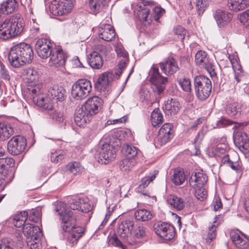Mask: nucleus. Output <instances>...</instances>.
<instances>
[{
    "label": "nucleus",
    "instance_id": "f257e3e1",
    "mask_svg": "<svg viewBox=\"0 0 249 249\" xmlns=\"http://www.w3.org/2000/svg\"><path fill=\"white\" fill-rule=\"evenodd\" d=\"M55 211L61 221V227L65 232H71L67 241L71 245L77 244L79 239L84 233V230L81 227H75L76 216L73 212L67 208V205L63 202H59L56 206Z\"/></svg>",
    "mask_w": 249,
    "mask_h": 249
},
{
    "label": "nucleus",
    "instance_id": "f03ea898",
    "mask_svg": "<svg viewBox=\"0 0 249 249\" xmlns=\"http://www.w3.org/2000/svg\"><path fill=\"white\" fill-rule=\"evenodd\" d=\"M103 100L97 96L89 99L84 105L77 109L74 121L80 127H84L90 121L91 116L96 114L101 108Z\"/></svg>",
    "mask_w": 249,
    "mask_h": 249
},
{
    "label": "nucleus",
    "instance_id": "7ed1b4c3",
    "mask_svg": "<svg viewBox=\"0 0 249 249\" xmlns=\"http://www.w3.org/2000/svg\"><path fill=\"white\" fill-rule=\"evenodd\" d=\"M34 58V52L31 46L24 42L13 46L8 54L10 64L15 68H19L30 63Z\"/></svg>",
    "mask_w": 249,
    "mask_h": 249
},
{
    "label": "nucleus",
    "instance_id": "20e7f679",
    "mask_svg": "<svg viewBox=\"0 0 249 249\" xmlns=\"http://www.w3.org/2000/svg\"><path fill=\"white\" fill-rule=\"evenodd\" d=\"M24 25L23 19L19 15L5 18L0 22V38L7 40L20 35Z\"/></svg>",
    "mask_w": 249,
    "mask_h": 249
},
{
    "label": "nucleus",
    "instance_id": "39448f33",
    "mask_svg": "<svg viewBox=\"0 0 249 249\" xmlns=\"http://www.w3.org/2000/svg\"><path fill=\"white\" fill-rule=\"evenodd\" d=\"M42 87V83H38L34 86H31L28 88L29 93L33 102L37 106L44 109L52 110L53 108L52 99L50 96H46L43 94Z\"/></svg>",
    "mask_w": 249,
    "mask_h": 249
},
{
    "label": "nucleus",
    "instance_id": "423d86ee",
    "mask_svg": "<svg viewBox=\"0 0 249 249\" xmlns=\"http://www.w3.org/2000/svg\"><path fill=\"white\" fill-rule=\"evenodd\" d=\"M195 89L198 98L201 100L206 99L212 89L211 81L208 77L199 75L194 79Z\"/></svg>",
    "mask_w": 249,
    "mask_h": 249
},
{
    "label": "nucleus",
    "instance_id": "0eeeda50",
    "mask_svg": "<svg viewBox=\"0 0 249 249\" xmlns=\"http://www.w3.org/2000/svg\"><path fill=\"white\" fill-rule=\"evenodd\" d=\"M25 236L31 241H28V245L31 249H39L40 243L39 238L42 235L39 228L33 224L26 223L22 228Z\"/></svg>",
    "mask_w": 249,
    "mask_h": 249
},
{
    "label": "nucleus",
    "instance_id": "6e6552de",
    "mask_svg": "<svg viewBox=\"0 0 249 249\" xmlns=\"http://www.w3.org/2000/svg\"><path fill=\"white\" fill-rule=\"evenodd\" d=\"M92 89L89 80L82 79L75 82L71 88V95L74 99L81 100L88 96Z\"/></svg>",
    "mask_w": 249,
    "mask_h": 249
},
{
    "label": "nucleus",
    "instance_id": "1a4fd4ad",
    "mask_svg": "<svg viewBox=\"0 0 249 249\" xmlns=\"http://www.w3.org/2000/svg\"><path fill=\"white\" fill-rule=\"evenodd\" d=\"M150 73V81L153 85V90L156 94L160 95L165 89L168 78L161 76L159 69L154 66L151 67Z\"/></svg>",
    "mask_w": 249,
    "mask_h": 249
},
{
    "label": "nucleus",
    "instance_id": "9d476101",
    "mask_svg": "<svg viewBox=\"0 0 249 249\" xmlns=\"http://www.w3.org/2000/svg\"><path fill=\"white\" fill-rule=\"evenodd\" d=\"M73 8L71 0H59L53 1L50 5V10L54 16H63L71 13Z\"/></svg>",
    "mask_w": 249,
    "mask_h": 249
},
{
    "label": "nucleus",
    "instance_id": "9b49d317",
    "mask_svg": "<svg viewBox=\"0 0 249 249\" xmlns=\"http://www.w3.org/2000/svg\"><path fill=\"white\" fill-rule=\"evenodd\" d=\"M154 228L156 233L164 240H170L175 236L174 227L166 222H158L154 224Z\"/></svg>",
    "mask_w": 249,
    "mask_h": 249
},
{
    "label": "nucleus",
    "instance_id": "f8f14e48",
    "mask_svg": "<svg viewBox=\"0 0 249 249\" xmlns=\"http://www.w3.org/2000/svg\"><path fill=\"white\" fill-rule=\"evenodd\" d=\"M26 143L25 138L20 136L14 137L7 143L8 151L12 155H18L25 150Z\"/></svg>",
    "mask_w": 249,
    "mask_h": 249
},
{
    "label": "nucleus",
    "instance_id": "ddd939ff",
    "mask_svg": "<svg viewBox=\"0 0 249 249\" xmlns=\"http://www.w3.org/2000/svg\"><path fill=\"white\" fill-rule=\"evenodd\" d=\"M51 42L47 38H39L36 44L35 49L37 55L41 58L46 59L51 54L52 49Z\"/></svg>",
    "mask_w": 249,
    "mask_h": 249
},
{
    "label": "nucleus",
    "instance_id": "4468645a",
    "mask_svg": "<svg viewBox=\"0 0 249 249\" xmlns=\"http://www.w3.org/2000/svg\"><path fill=\"white\" fill-rule=\"evenodd\" d=\"M50 55L49 64L50 66L60 67L64 66L66 62V55L61 48L52 49Z\"/></svg>",
    "mask_w": 249,
    "mask_h": 249
},
{
    "label": "nucleus",
    "instance_id": "2eb2a0df",
    "mask_svg": "<svg viewBox=\"0 0 249 249\" xmlns=\"http://www.w3.org/2000/svg\"><path fill=\"white\" fill-rule=\"evenodd\" d=\"M235 145L243 153H249V139L246 133L237 131L233 135Z\"/></svg>",
    "mask_w": 249,
    "mask_h": 249
},
{
    "label": "nucleus",
    "instance_id": "dca6fc26",
    "mask_svg": "<svg viewBox=\"0 0 249 249\" xmlns=\"http://www.w3.org/2000/svg\"><path fill=\"white\" fill-rule=\"evenodd\" d=\"M155 4V2L153 0H141V28L143 26L146 27L150 25L152 19L149 16L150 9Z\"/></svg>",
    "mask_w": 249,
    "mask_h": 249
},
{
    "label": "nucleus",
    "instance_id": "f3484780",
    "mask_svg": "<svg viewBox=\"0 0 249 249\" xmlns=\"http://www.w3.org/2000/svg\"><path fill=\"white\" fill-rule=\"evenodd\" d=\"M98 153L99 159L102 161V163L106 164L116 157V152L113 146L107 143H104L102 147L98 150Z\"/></svg>",
    "mask_w": 249,
    "mask_h": 249
},
{
    "label": "nucleus",
    "instance_id": "a211bd4d",
    "mask_svg": "<svg viewBox=\"0 0 249 249\" xmlns=\"http://www.w3.org/2000/svg\"><path fill=\"white\" fill-rule=\"evenodd\" d=\"M213 18L219 28L224 27L230 23L232 15L224 9H217L213 13Z\"/></svg>",
    "mask_w": 249,
    "mask_h": 249
},
{
    "label": "nucleus",
    "instance_id": "6ab92c4d",
    "mask_svg": "<svg viewBox=\"0 0 249 249\" xmlns=\"http://www.w3.org/2000/svg\"><path fill=\"white\" fill-rule=\"evenodd\" d=\"M208 179V176L202 170H196L192 174L189 184L194 188L204 187Z\"/></svg>",
    "mask_w": 249,
    "mask_h": 249
},
{
    "label": "nucleus",
    "instance_id": "aec40b11",
    "mask_svg": "<svg viewBox=\"0 0 249 249\" xmlns=\"http://www.w3.org/2000/svg\"><path fill=\"white\" fill-rule=\"evenodd\" d=\"M159 65L162 71L167 75H172L179 69L178 61L173 57H168L164 62L160 63Z\"/></svg>",
    "mask_w": 249,
    "mask_h": 249
},
{
    "label": "nucleus",
    "instance_id": "412c9836",
    "mask_svg": "<svg viewBox=\"0 0 249 249\" xmlns=\"http://www.w3.org/2000/svg\"><path fill=\"white\" fill-rule=\"evenodd\" d=\"M230 235L232 243L237 248L245 249L249 246V239L240 231H232Z\"/></svg>",
    "mask_w": 249,
    "mask_h": 249
},
{
    "label": "nucleus",
    "instance_id": "4be33fe9",
    "mask_svg": "<svg viewBox=\"0 0 249 249\" xmlns=\"http://www.w3.org/2000/svg\"><path fill=\"white\" fill-rule=\"evenodd\" d=\"M48 96L57 101H63L66 97V91L63 86L58 84L53 85L48 90Z\"/></svg>",
    "mask_w": 249,
    "mask_h": 249
},
{
    "label": "nucleus",
    "instance_id": "5701e85b",
    "mask_svg": "<svg viewBox=\"0 0 249 249\" xmlns=\"http://www.w3.org/2000/svg\"><path fill=\"white\" fill-rule=\"evenodd\" d=\"M172 137L171 124L166 123L164 124L160 129L157 141L160 145H162L167 142Z\"/></svg>",
    "mask_w": 249,
    "mask_h": 249
},
{
    "label": "nucleus",
    "instance_id": "b1692460",
    "mask_svg": "<svg viewBox=\"0 0 249 249\" xmlns=\"http://www.w3.org/2000/svg\"><path fill=\"white\" fill-rule=\"evenodd\" d=\"M134 224L130 220H125L118 225L117 234L121 238L125 239L132 234Z\"/></svg>",
    "mask_w": 249,
    "mask_h": 249
},
{
    "label": "nucleus",
    "instance_id": "393cba45",
    "mask_svg": "<svg viewBox=\"0 0 249 249\" xmlns=\"http://www.w3.org/2000/svg\"><path fill=\"white\" fill-rule=\"evenodd\" d=\"M213 143L217 144L216 147L213 150L214 156L220 157L223 155L226 154V153L229 150V147L226 143V138L225 137H223L220 139H214Z\"/></svg>",
    "mask_w": 249,
    "mask_h": 249
},
{
    "label": "nucleus",
    "instance_id": "a878e982",
    "mask_svg": "<svg viewBox=\"0 0 249 249\" xmlns=\"http://www.w3.org/2000/svg\"><path fill=\"white\" fill-rule=\"evenodd\" d=\"M99 36L105 41H110L115 37V30L110 24H103L99 27Z\"/></svg>",
    "mask_w": 249,
    "mask_h": 249
},
{
    "label": "nucleus",
    "instance_id": "bb28decb",
    "mask_svg": "<svg viewBox=\"0 0 249 249\" xmlns=\"http://www.w3.org/2000/svg\"><path fill=\"white\" fill-rule=\"evenodd\" d=\"M235 158L233 159L231 158L229 154H225L223 157H221V160L220 162L221 165H226L231 167L233 170L236 172H241V167L238 162L239 157L237 154H235Z\"/></svg>",
    "mask_w": 249,
    "mask_h": 249
},
{
    "label": "nucleus",
    "instance_id": "cd10ccee",
    "mask_svg": "<svg viewBox=\"0 0 249 249\" xmlns=\"http://www.w3.org/2000/svg\"><path fill=\"white\" fill-rule=\"evenodd\" d=\"M116 70L114 72L113 71H107L103 73L98 78L97 84L103 89H106L114 79L115 78H119L116 76Z\"/></svg>",
    "mask_w": 249,
    "mask_h": 249
},
{
    "label": "nucleus",
    "instance_id": "c85d7f7f",
    "mask_svg": "<svg viewBox=\"0 0 249 249\" xmlns=\"http://www.w3.org/2000/svg\"><path fill=\"white\" fill-rule=\"evenodd\" d=\"M163 110L167 115H174L180 108V104L176 100L171 99L165 102Z\"/></svg>",
    "mask_w": 249,
    "mask_h": 249
},
{
    "label": "nucleus",
    "instance_id": "c756f323",
    "mask_svg": "<svg viewBox=\"0 0 249 249\" xmlns=\"http://www.w3.org/2000/svg\"><path fill=\"white\" fill-rule=\"evenodd\" d=\"M88 63L93 69H100L103 65L104 61L99 52L93 51L88 56Z\"/></svg>",
    "mask_w": 249,
    "mask_h": 249
},
{
    "label": "nucleus",
    "instance_id": "7c9ffc66",
    "mask_svg": "<svg viewBox=\"0 0 249 249\" xmlns=\"http://www.w3.org/2000/svg\"><path fill=\"white\" fill-rule=\"evenodd\" d=\"M24 75L27 82L34 84L29 88L31 86H34L40 83L39 82V79L40 76V73L36 69L31 68L25 69L24 70Z\"/></svg>",
    "mask_w": 249,
    "mask_h": 249
},
{
    "label": "nucleus",
    "instance_id": "2f4dec72",
    "mask_svg": "<svg viewBox=\"0 0 249 249\" xmlns=\"http://www.w3.org/2000/svg\"><path fill=\"white\" fill-rule=\"evenodd\" d=\"M18 6V4L16 0H7L0 4V12L8 15L14 12Z\"/></svg>",
    "mask_w": 249,
    "mask_h": 249
},
{
    "label": "nucleus",
    "instance_id": "473e14b6",
    "mask_svg": "<svg viewBox=\"0 0 249 249\" xmlns=\"http://www.w3.org/2000/svg\"><path fill=\"white\" fill-rule=\"evenodd\" d=\"M228 6L230 10L237 12L249 6V0H229Z\"/></svg>",
    "mask_w": 249,
    "mask_h": 249
},
{
    "label": "nucleus",
    "instance_id": "72a5a7b5",
    "mask_svg": "<svg viewBox=\"0 0 249 249\" xmlns=\"http://www.w3.org/2000/svg\"><path fill=\"white\" fill-rule=\"evenodd\" d=\"M117 54L119 56L123 57V58L119 61L117 65V71L116 72V76L120 77L122 71L125 68L127 63L128 62V53L121 49H118L117 51Z\"/></svg>",
    "mask_w": 249,
    "mask_h": 249
},
{
    "label": "nucleus",
    "instance_id": "f704fd0d",
    "mask_svg": "<svg viewBox=\"0 0 249 249\" xmlns=\"http://www.w3.org/2000/svg\"><path fill=\"white\" fill-rule=\"evenodd\" d=\"M225 110L231 117H238L241 114V105L237 102L229 103L226 106Z\"/></svg>",
    "mask_w": 249,
    "mask_h": 249
},
{
    "label": "nucleus",
    "instance_id": "c9c22d12",
    "mask_svg": "<svg viewBox=\"0 0 249 249\" xmlns=\"http://www.w3.org/2000/svg\"><path fill=\"white\" fill-rule=\"evenodd\" d=\"M28 218V213L26 211L18 212L13 216V224L17 228L24 226Z\"/></svg>",
    "mask_w": 249,
    "mask_h": 249
},
{
    "label": "nucleus",
    "instance_id": "e433bc0d",
    "mask_svg": "<svg viewBox=\"0 0 249 249\" xmlns=\"http://www.w3.org/2000/svg\"><path fill=\"white\" fill-rule=\"evenodd\" d=\"M217 217L215 216L212 223H210L209 226L208 231L205 238L206 242L211 243L216 236V227L219 225V222L217 221Z\"/></svg>",
    "mask_w": 249,
    "mask_h": 249
},
{
    "label": "nucleus",
    "instance_id": "4c0bfd02",
    "mask_svg": "<svg viewBox=\"0 0 249 249\" xmlns=\"http://www.w3.org/2000/svg\"><path fill=\"white\" fill-rule=\"evenodd\" d=\"M14 132L13 129L9 124L0 122V141L8 139Z\"/></svg>",
    "mask_w": 249,
    "mask_h": 249
},
{
    "label": "nucleus",
    "instance_id": "58836bf2",
    "mask_svg": "<svg viewBox=\"0 0 249 249\" xmlns=\"http://www.w3.org/2000/svg\"><path fill=\"white\" fill-rule=\"evenodd\" d=\"M105 5V0H89V8L94 15L103 11Z\"/></svg>",
    "mask_w": 249,
    "mask_h": 249
},
{
    "label": "nucleus",
    "instance_id": "ea45409f",
    "mask_svg": "<svg viewBox=\"0 0 249 249\" xmlns=\"http://www.w3.org/2000/svg\"><path fill=\"white\" fill-rule=\"evenodd\" d=\"M151 120L154 127H159L163 123V116L159 108L155 109L151 113Z\"/></svg>",
    "mask_w": 249,
    "mask_h": 249
},
{
    "label": "nucleus",
    "instance_id": "a19ab883",
    "mask_svg": "<svg viewBox=\"0 0 249 249\" xmlns=\"http://www.w3.org/2000/svg\"><path fill=\"white\" fill-rule=\"evenodd\" d=\"M167 202L169 204L178 210H182L184 207L185 205L183 200L175 196L171 195L168 196Z\"/></svg>",
    "mask_w": 249,
    "mask_h": 249
},
{
    "label": "nucleus",
    "instance_id": "79ce46f5",
    "mask_svg": "<svg viewBox=\"0 0 249 249\" xmlns=\"http://www.w3.org/2000/svg\"><path fill=\"white\" fill-rule=\"evenodd\" d=\"M195 61L196 65L203 68L210 60L208 57L207 53L205 52L199 51L195 55Z\"/></svg>",
    "mask_w": 249,
    "mask_h": 249
},
{
    "label": "nucleus",
    "instance_id": "37998d69",
    "mask_svg": "<svg viewBox=\"0 0 249 249\" xmlns=\"http://www.w3.org/2000/svg\"><path fill=\"white\" fill-rule=\"evenodd\" d=\"M185 175L183 171L176 169L173 171V175L172 176V180L176 185H180L185 181Z\"/></svg>",
    "mask_w": 249,
    "mask_h": 249
},
{
    "label": "nucleus",
    "instance_id": "c03bdc74",
    "mask_svg": "<svg viewBox=\"0 0 249 249\" xmlns=\"http://www.w3.org/2000/svg\"><path fill=\"white\" fill-rule=\"evenodd\" d=\"M68 170L73 175L79 174L83 171V167L81 164L77 161L70 162L67 165Z\"/></svg>",
    "mask_w": 249,
    "mask_h": 249
},
{
    "label": "nucleus",
    "instance_id": "a18cd8bd",
    "mask_svg": "<svg viewBox=\"0 0 249 249\" xmlns=\"http://www.w3.org/2000/svg\"><path fill=\"white\" fill-rule=\"evenodd\" d=\"M135 164L136 160L134 159L126 158L120 161V167L122 171H126L130 170Z\"/></svg>",
    "mask_w": 249,
    "mask_h": 249
},
{
    "label": "nucleus",
    "instance_id": "49530a36",
    "mask_svg": "<svg viewBox=\"0 0 249 249\" xmlns=\"http://www.w3.org/2000/svg\"><path fill=\"white\" fill-rule=\"evenodd\" d=\"M211 0H196V8L197 13L199 16L202 15Z\"/></svg>",
    "mask_w": 249,
    "mask_h": 249
},
{
    "label": "nucleus",
    "instance_id": "de8ad7c7",
    "mask_svg": "<svg viewBox=\"0 0 249 249\" xmlns=\"http://www.w3.org/2000/svg\"><path fill=\"white\" fill-rule=\"evenodd\" d=\"M123 151L126 158L129 159H134L138 153L137 148L135 146L131 145H126V146L124 148Z\"/></svg>",
    "mask_w": 249,
    "mask_h": 249
},
{
    "label": "nucleus",
    "instance_id": "09e8293b",
    "mask_svg": "<svg viewBox=\"0 0 249 249\" xmlns=\"http://www.w3.org/2000/svg\"><path fill=\"white\" fill-rule=\"evenodd\" d=\"M107 243L108 246H112L118 248H120L122 249H125V246L119 240L117 236L114 234L112 236L108 237Z\"/></svg>",
    "mask_w": 249,
    "mask_h": 249
},
{
    "label": "nucleus",
    "instance_id": "8fccbe9b",
    "mask_svg": "<svg viewBox=\"0 0 249 249\" xmlns=\"http://www.w3.org/2000/svg\"><path fill=\"white\" fill-rule=\"evenodd\" d=\"M195 193L196 198L200 201H203L207 198V192L204 188V187H196Z\"/></svg>",
    "mask_w": 249,
    "mask_h": 249
},
{
    "label": "nucleus",
    "instance_id": "3c124183",
    "mask_svg": "<svg viewBox=\"0 0 249 249\" xmlns=\"http://www.w3.org/2000/svg\"><path fill=\"white\" fill-rule=\"evenodd\" d=\"M238 18L247 28H249V9L238 15Z\"/></svg>",
    "mask_w": 249,
    "mask_h": 249
},
{
    "label": "nucleus",
    "instance_id": "603ef678",
    "mask_svg": "<svg viewBox=\"0 0 249 249\" xmlns=\"http://www.w3.org/2000/svg\"><path fill=\"white\" fill-rule=\"evenodd\" d=\"M80 208H79V210L83 213H88L89 212L92 207L90 204L89 202V200L87 198H81V203H80Z\"/></svg>",
    "mask_w": 249,
    "mask_h": 249
},
{
    "label": "nucleus",
    "instance_id": "864d4df0",
    "mask_svg": "<svg viewBox=\"0 0 249 249\" xmlns=\"http://www.w3.org/2000/svg\"><path fill=\"white\" fill-rule=\"evenodd\" d=\"M178 82L184 91L186 92L191 91V82L189 79L184 78L182 79H179Z\"/></svg>",
    "mask_w": 249,
    "mask_h": 249
},
{
    "label": "nucleus",
    "instance_id": "5fc2aeb1",
    "mask_svg": "<svg viewBox=\"0 0 249 249\" xmlns=\"http://www.w3.org/2000/svg\"><path fill=\"white\" fill-rule=\"evenodd\" d=\"M157 174V171H155L154 173H150L149 175L141 179V186H143L144 188L147 187L148 184L155 178Z\"/></svg>",
    "mask_w": 249,
    "mask_h": 249
},
{
    "label": "nucleus",
    "instance_id": "6e6d98bb",
    "mask_svg": "<svg viewBox=\"0 0 249 249\" xmlns=\"http://www.w3.org/2000/svg\"><path fill=\"white\" fill-rule=\"evenodd\" d=\"M64 158V152L59 151L52 153L51 160L52 162L58 163L61 161Z\"/></svg>",
    "mask_w": 249,
    "mask_h": 249
},
{
    "label": "nucleus",
    "instance_id": "4d7b16f0",
    "mask_svg": "<svg viewBox=\"0 0 249 249\" xmlns=\"http://www.w3.org/2000/svg\"><path fill=\"white\" fill-rule=\"evenodd\" d=\"M174 33L180 40H183L186 35V30L181 26H177L174 29Z\"/></svg>",
    "mask_w": 249,
    "mask_h": 249
},
{
    "label": "nucleus",
    "instance_id": "13d9d810",
    "mask_svg": "<svg viewBox=\"0 0 249 249\" xmlns=\"http://www.w3.org/2000/svg\"><path fill=\"white\" fill-rule=\"evenodd\" d=\"M154 20L157 22H159L160 18L165 13V10L160 7L156 6L154 9Z\"/></svg>",
    "mask_w": 249,
    "mask_h": 249
},
{
    "label": "nucleus",
    "instance_id": "bf43d9fd",
    "mask_svg": "<svg viewBox=\"0 0 249 249\" xmlns=\"http://www.w3.org/2000/svg\"><path fill=\"white\" fill-rule=\"evenodd\" d=\"M203 68L208 71L211 77L216 76L215 66L210 61Z\"/></svg>",
    "mask_w": 249,
    "mask_h": 249
},
{
    "label": "nucleus",
    "instance_id": "052dcab7",
    "mask_svg": "<svg viewBox=\"0 0 249 249\" xmlns=\"http://www.w3.org/2000/svg\"><path fill=\"white\" fill-rule=\"evenodd\" d=\"M80 203L81 198L79 199H71L69 201L70 208L72 210H79Z\"/></svg>",
    "mask_w": 249,
    "mask_h": 249
},
{
    "label": "nucleus",
    "instance_id": "680f3d73",
    "mask_svg": "<svg viewBox=\"0 0 249 249\" xmlns=\"http://www.w3.org/2000/svg\"><path fill=\"white\" fill-rule=\"evenodd\" d=\"M207 131L206 130L204 129H201L199 132H198L195 140L194 142L196 144H199L201 143V142L202 141L203 139H204L206 134Z\"/></svg>",
    "mask_w": 249,
    "mask_h": 249
},
{
    "label": "nucleus",
    "instance_id": "e2e57ef3",
    "mask_svg": "<svg viewBox=\"0 0 249 249\" xmlns=\"http://www.w3.org/2000/svg\"><path fill=\"white\" fill-rule=\"evenodd\" d=\"M152 215L149 211L141 209V221H148L152 218Z\"/></svg>",
    "mask_w": 249,
    "mask_h": 249
},
{
    "label": "nucleus",
    "instance_id": "0e129e2a",
    "mask_svg": "<svg viewBox=\"0 0 249 249\" xmlns=\"http://www.w3.org/2000/svg\"><path fill=\"white\" fill-rule=\"evenodd\" d=\"M132 8L133 10L134 16L136 20L139 21L140 18V5L139 3H134L132 4Z\"/></svg>",
    "mask_w": 249,
    "mask_h": 249
},
{
    "label": "nucleus",
    "instance_id": "69168bd1",
    "mask_svg": "<svg viewBox=\"0 0 249 249\" xmlns=\"http://www.w3.org/2000/svg\"><path fill=\"white\" fill-rule=\"evenodd\" d=\"M51 117L53 120L57 122H62L64 120V117L62 114L55 110L51 115Z\"/></svg>",
    "mask_w": 249,
    "mask_h": 249
},
{
    "label": "nucleus",
    "instance_id": "338daca9",
    "mask_svg": "<svg viewBox=\"0 0 249 249\" xmlns=\"http://www.w3.org/2000/svg\"><path fill=\"white\" fill-rule=\"evenodd\" d=\"M0 75L1 77L5 80H8L10 78V76L7 70L2 65L0 66Z\"/></svg>",
    "mask_w": 249,
    "mask_h": 249
},
{
    "label": "nucleus",
    "instance_id": "774afa93",
    "mask_svg": "<svg viewBox=\"0 0 249 249\" xmlns=\"http://www.w3.org/2000/svg\"><path fill=\"white\" fill-rule=\"evenodd\" d=\"M39 217L40 213L39 211L37 210H34L29 216V219L31 221L37 222L39 219Z\"/></svg>",
    "mask_w": 249,
    "mask_h": 249
}]
</instances>
